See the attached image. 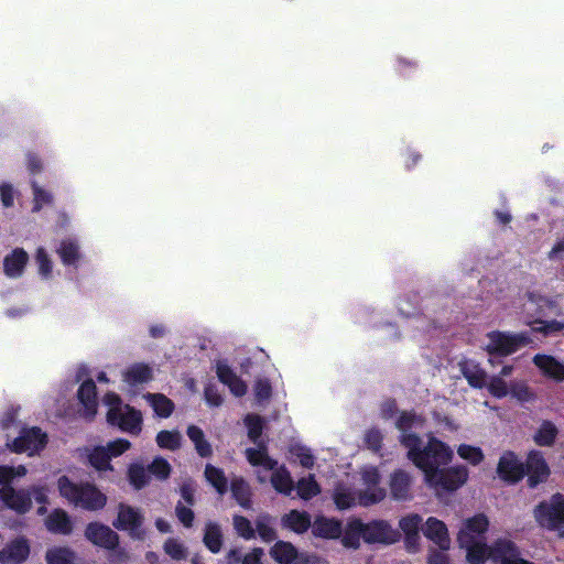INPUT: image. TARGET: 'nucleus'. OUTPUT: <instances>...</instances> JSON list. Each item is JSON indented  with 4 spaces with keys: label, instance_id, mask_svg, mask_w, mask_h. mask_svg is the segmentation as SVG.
<instances>
[{
    "label": "nucleus",
    "instance_id": "f257e3e1",
    "mask_svg": "<svg viewBox=\"0 0 564 564\" xmlns=\"http://www.w3.org/2000/svg\"><path fill=\"white\" fill-rule=\"evenodd\" d=\"M425 419L414 412H401L395 421L400 432V443L408 449V458L423 473L426 485L436 491H455L463 487L469 470L464 465L448 468L454 456L449 445L434 435H429L425 445L413 431L422 430Z\"/></svg>",
    "mask_w": 564,
    "mask_h": 564
},
{
    "label": "nucleus",
    "instance_id": "f03ea898",
    "mask_svg": "<svg viewBox=\"0 0 564 564\" xmlns=\"http://www.w3.org/2000/svg\"><path fill=\"white\" fill-rule=\"evenodd\" d=\"M488 528L489 520L481 513L462 522L457 543L465 551L468 564H485L487 560L501 564H534L523 558L518 546L507 538L498 539L490 545L487 544L484 534Z\"/></svg>",
    "mask_w": 564,
    "mask_h": 564
},
{
    "label": "nucleus",
    "instance_id": "7ed1b4c3",
    "mask_svg": "<svg viewBox=\"0 0 564 564\" xmlns=\"http://www.w3.org/2000/svg\"><path fill=\"white\" fill-rule=\"evenodd\" d=\"M246 458L256 468V476L259 482L264 484L270 479L272 487L284 495L293 491V480L289 470L272 459L264 446L259 448H247Z\"/></svg>",
    "mask_w": 564,
    "mask_h": 564
},
{
    "label": "nucleus",
    "instance_id": "20e7f679",
    "mask_svg": "<svg viewBox=\"0 0 564 564\" xmlns=\"http://www.w3.org/2000/svg\"><path fill=\"white\" fill-rule=\"evenodd\" d=\"M57 490L68 503L87 511H99L107 505L108 498L95 484L75 482L67 476H61Z\"/></svg>",
    "mask_w": 564,
    "mask_h": 564
},
{
    "label": "nucleus",
    "instance_id": "39448f33",
    "mask_svg": "<svg viewBox=\"0 0 564 564\" xmlns=\"http://www.w3.org/2000/svg\"><path fill=\"white\" fill-rule=\"evenodd\" d=\"M104 403L108 408L107 422L119 427L122 432L137 435L141 432L142 414L129 404H124L120 397L109 392L104 398Z\"/></svg>",
    "mask_w": 564,
    "mask_h": 564
},
{
    "label": "nucleus",
    "instance_id": "423d86ee",
    "mask_svg": "<svg viewBox=\"0 0 564 564\" xmlns=\"http://www.w3.org/2000/svg\"><path fill=\"white\" fill-rule=\"evenodd\" d=\"M536 522L544 529L564 538V496L555 494L540 502L533 511Z\"/></svg>",
    "mask_w": 564,
    "mask_h": 564
},
{
    "label": "nucleus",
    "instance_id": "0eeeda50",
    "mask_svg": "<svg viewBox=\"0 0 564 564\" xmlns=\"http://www.w3.org/2000/svg\"><path fill=\"white\" fill-rule=\"evenodd\" d=\"M131 443L123 438H118L108 443L106 446H95L86 448V457L88 463L98 471L112 470L110 459L118 457L128 451Z\"/></svg>",
    "mask_w": 564,
    "mask_h": 564
},
{
    "label": "nucleus",
    "instance_id": "6e6552de",
    "mask_svg": "<svg viewBox=\"0 0 564 564\" xmlns=\"http://www.w3.org/2000/svg\"><path fill=\"white\" fill-rule=\"evenodd\" d=\"M362 489L358 491V503L365 507L381 502L387 491L384 487L380 485L381 475L377 467L365 466L360 470Z\"/></svg>",
    "mask_w": 564,
    "mask_h": 564
},
{
    "label": "nucleus",
    "instance_id": "1a4fd4ad",
    "mask_svg": "<svg viewBox=\"0 0 564 564\" xmlns=\"http://www.w3.org/2000/svg\"><path fill=\"white\" fill-rule=\"evenodd\" d=\"M144 516L140 509L126 503H119L117 518L112 525L120 531H126L132 539L143 540L147 531L143 527Z\"/></svg>",
    "mask_w": 564,
    "mask_h": 564
},
{
    "label": "nucleus",
    "instance_id": "9d476101",
    "mask_svg": "<svg viewBox=\"0 0 564 564\" xmlns=\"http://www.w3.org/2000/svg\"><path fill=\"white\" fill-rule=\"evenodd\" d=\"M47 443V436L39 427L23 429L20 435L7 446L14 453H26L33 456L42 451Z\"/></svg>",
    "mask_w": 564,
    "mask_h": 564
},
{
    "label": "nucleus",
    "instance_id": "9b49d317",
    "mask_svg": "<svg viewBox=\"0 0 564 564\" xmlns=\"http://www.w3.org/2000/svg\"><path fill=\"white\" fill-rule=\"evenodd\" d=\"M401 538L400 531L386 520H372L364 523V541L369 544H393Z\"/></svg>",
    "mask_w": 564,
    "mask_h": 564
},
{
    "label": "nucleus",
    "instance_id": "f8f14e48",
    "mask_svg": "<svg viewBox=\"0 0 564 564\" xmlns=\"http://www.w3.org/2000/svg\"><path fill=\"white\" fill-rule=\"evenodd\" d=\"M488 343L486 349L490 354L510 355L520 347L529 343L528 338L522 334H507L501 332H492L488 334Z\"/></svg>",
    "mask_w": 564,
    "mask_h": 564
},
{
    "label": "nucleus",
    "instance_id": "ddd939ff",
    "mask_svg": "<svg viewBox=\"0 0 564 564\" xmlns=\"http://www.w3.org/2000/svg\"><path fill=\"white\" fill-rule=\"evenodd\" d=\"M524 465V475L528 476V485L531 488L545 482L551 474L550 467L541 452L529 453Z\"/></svg>",
    "mask_w": 564,
    "mask_h": 564
},
{
    "label": "nucleus",
    "instance_id": "4468645a",
    "mask_svg": "<svg viewBox=\"0 0 564 564\" xmlns=\"http://www.w3.org/2000/svg\"><path fill=\"white\" fill-rule=\"evenodd\" d=\"M271 557L279 564H315L316 558L305 553H299L295 546L285 541L276 542L270 549Z\"/></svg>",
    "mask_w": 564,
    "mask_h": 564
},
{
    "label": "nucleus",
    "instance_id": "2eb2a0df",
    "mask_svg": "<svg viewBox=\"0 0 564 564\" xmlns=\"http://www.w3.org/2000/svg\"><path fill=\"white\" fill-rule=\"evenodd\" d=\"M85 538L94 545L106 550H113L119 544V535L110 527L100 522L88 523Z\"/></svg>",
    "mask_w": 564,
    "mask_h": 564
},
{
    "label": "nucleus",
    "instance_id": "dca6fc26",
    "mask_svg": "<svg viewBox=\"0 0 564 564\" xmlns=\"http://www.w3.org/2000/svg\"><path fill=\"white\" fill-rule=\"evenodd\" d=\"M399 528L404 534V544L410 553H415L420 547L419 531L423 529V519L417 513H409L399 520Z\"/></svg>",
    "mask_w": 564,
    "mask_h": 564
},
{
    "label": "nucleus",
    "instance_id": "f3484780",
    "mask_svg": "<svg viewBox=\"0 0 564 564\" xmlns=\"http://www.w3.org/2000/svg\"><path fill=\"white\" fill-rule=\"evenodd\" d=\"M497 474L503 481L514 484L524 476V465L514 453L505 452L499 458Z\"/></svg>",
    "mask_w": 564,
    "mask_h": 564
},
{
    "label": "nucleus",
    "instance_id": "a211bd4d",
    "mask_svg": "<svg viewBox=\"0 0 564 564\" xmlns=\"http://www.w3.org/2000/svg\"><path fill=\"white\" fill-rule=\"evenodd\" d=\"M424 535L435 543L442 551L451 547V538L446 524L434 517L427 518L423 525Z\"/></svg>",
    "mask_w": 564,
    "mask_h": 564
},
{
    "label": "nucleus",
    "instance_id": "6ab92c4d",
    "mask_svg": "<svg viewBox=\"0 0 564 564\" xmlns=\"http://www.w3.org/2000/svg\"><path fill=\"white\" fill-rule=\"evenodd\" d=\"M0 502L19 513L30 510L32 500L28 490H14L10 486L0 489Z\"/></svg>",
    "mask_w": 564,
    "mask_h": 564
},
{
    "label": "nucleus",
    "instance_id": "aec40b11",
    "mask_svg": "<svg viewBox=\"0 0 564 564\" xmlns=\"http://www.w3.org/2000/svg\"><path fill=\"white\" fill-rule=\"evenodd\" d=\"M30 554V545L24 538L15 539L0 551L1 564H20Z\"/></svg>",
    "mask_w": 564,
    "mask_h": 564
},
{
    "label": "nucleus",
    "instance_id": "412c9836",
    "mask_svg": "<svg viewBox=\"0 0 564 564\" xmlns=\"http://www.w3.org/2000/svg\"><path fill=\"white\" fill-rule=\"evenodd\" d=\"M412 486V477L404 470H395L391 474L389 480L390 494L394 500L406 501L410 500Z\"/></svg>",
    "mask_w": 564,
    "mask_h": 564
},
{
    "label": "nucleus",
    "instance_id": "4be33fe9",
    "mask_svg": "<svg viewBox=\"0 0 564 564\" xmlns=\"http://www.w3.org/2000/svg\"><path fill=\"white\" fill-rule=\"evenodd\" d=\"M312 533L322 539H338L343 533V525L334 518L317 517L312 524Z\"/></svg>",
    "mask_w": 564,
    "mask_h": 564
},
{
    "label": "nucleus",
    "instance_id": "5701e85b",
    "mask_svg": "<svg viewBox=\"0 0 564 564\" xmlns=\"http://www.w3.org/2000/svg\"><path fill=\"white\" fill-rule=\"evenodd\" d=\"M78 400L82 403L84 410L83 415L91 419L97 413V392L96 384L93 380H86L82 383L77 392Z\"/></svg>",
    "mask_w": 564,
    "mask_h": 564
},
{
    "label": "nucleus",
    "instance_id": "b1692460",
    "mask_svg": "<svg viewBox=\"0 0 564 564\" xmlns=\"http://www.w3.org/2000/svg\"><path fill=\"white\" fill-rule=\"evenodd\" d=\"M29 261V254L21 248L14 249L3 259V271L9 278L15 279L22 275Z\"/></svg>",
    "mask_w": 564,
    "mask_h": 564
},
{
    "label": "nucleus",
    "instance_id": "393cba45",
    "mask_svg": "<svg viewBox=\"0 0 564 564\" xmlns=\"http://www.w3.org/2000/svg\"><path fill=\"white\" fill-rule=\"evenodd\" d=\"M533 362L544 376L555 381H564V364L554 357L549 355H535Z\"/></svg>",
    "mask_w": 564,
    "mask_h": 564
},
{
    "label": "nucleus",
    "instance_id": "a878e982",
    "mask_svg": "<svg viewBox=\"0 0 564 564\" xmlns=\"http://www.w3.org/2000/svg\"><path fill=\"white\" fill-rule=\"evenodd\" d=\"M45 528L52 533L68 535L73 531V523L65 510L55 509L45 519Z\"/></svg>",
    "mask_w": 564,
    "mask_h": 564
},
{
    "label": "nucleus",
    "instance_id": "bb28decb",
    "mask_svg": "<svg viewBox=\"0 0 564 564\" xmlns=\"http://www.w3.org/2000/svg\"><path fill=\"white\" fill-rule=\"evenodd\" d=\"M152 378V368L142 362L133 364L122 372L123 381L131 387L147 383Z\"/></svg>",
    "mask_w": 564,
    "mask_h": 564
},
{
    "label": "nucleus",
    "instance_id": "cd10ccee",
    "mask_svg": "<svg viewBox=\"0 0 564 564\" xmlns=\"http://www.w3.org/2000/svg\"><path fill=\"white\" fill-rule=\"evenodd\" d=\"M217 376L234 395L242 397L247 392V384L226 364H217Z\"/></svg>",
    "mask_w": 564,
    "mask_h": 564
},
{
    "label": "nucleus",
    "instance_id": "c85d7f7f",
    "mask_svg": "<svg viewBox=\"0 0 564 564\" xmlns=\"http://www.w3.org/2000/svg\"><path fill=\"white\" fill-rule=\"evenodd\" d=\"M341 535V543L345 547L358 549L360 539H364V522L359 519L350 520Z\"/></svg>",
    "mask_w": 564,
    "mask_h": 564
},
{
    "label": "nucleus",
    "instance_id": "c756f323",
    "mask_svg": "<svg viewBox=\"0 0 564 564\" xmlns=\"http://www.w3.org/2000/svg\"><path fill=\"white\" fill-rule=\"evenodd\" d=\"M312 524L310 514L297 510H292L282 518V525L295 533H304Z\"/></svg>",
    "mask_w": 564,
    "mask_h": 564
},
{
    "label": "nucleus",
    "instance_id": "7c9ffc66",
    "mask_svg": "<svg viewBox=\"0 0 564 564\" xmlns=\"http://www.w3.org/2000/svg\"><path fill=\"white\" fill-rule=\"evenodd\" d=\"M56 252L65 265H76L80 260L79 246L73 238L62 240Z\"/></svg>",
    "mask_w": 564,
    "mask_h": 564
},
{
    "label": "nucleus",
    "instance_id": "2f4dec72",
    "mask_svg": "<svg viewBox=\"0 0 564 564\" xmlns=\"http://www.w3.org/2000/svg\"><path fill=\"white\" fill-rule=\"evenodd\" d=\"M76 553L68 546H53L45 553L46 564H74Z\"/></svg>",
    "mask_w": 564,
    "mask_h": 564
},
{
    "label": "nucleus",
    "instance_id": "473e14b6",
    "mask_svg": "<svg viewBox=\"0 0 564 564\" xmlns=\"http://www.w3.org/2000/svg\"><path fill=\"white\" fill-rule=\"evenodd\" d=\"M144 398L156 415L167 417L172 414L174 404L165 395L160 393H148Z\"/></svg>",
    "mask_w": 564,
    "mask_h": 564
},
{
    "label": "nucleus",
    "instance_id": "72a5a7b5",
    "mask_svg": "<svg viewBox=\"0 0 564 564\" xmlns=\"http://www.w3.org/2000/svg\"><path fill=\"white\" fill-rule=\"evenodd\" d=\"M187 436L193 442L196 452L202 457H208L212 455V453H213L212 445L205 438V434L199 427H197L195 425L188 426Z\"/></svg>",
    "mask_w": 564,
    "mask_h": 564
},
{
    "label": "nucleus",
    "instance_id": "f704fd0d",
    "mask_svg": "<svg viewBox=\"0 0 564 564\" xmlns=\"http://www.w3.org/2000/svg\"><path fill=\"white\" fill-rule=\"evenodd\" d=\"M204 544L213 553H218L221 550L223 533L218 524L213 522L206 524Z\"/></svg>",
    "mask_w": 564,
    "mask_h": 564
},
{
    "label": "nucleus",
    "instance_id": "c9c22d12",
    "mask_svg": "<svg viewBox=\"0 0 564 564\" xmlns=\"http://www.w3.org/2000/svg\"><path fill=\"white\" fill-rule=\"evenodd\" d=\"M334 502L340 510L349 509L358 503V494L344 485H338L334 491Z\"/></svg>",
    "mask_w": 564,
    "mask_h": 564
},
{
    "label": "nucleus",
    "instance_id": "e433bc0d",
    "mask_svg": "<svg viewBox=\"0 0 564 564\" xmlns=\"http://www.w3.org/2000/svg\"><path fill=\"white\" fill-rule=\"evenodd\" d=\"M462 372L468 383L475 388H481L485 384V371L474 362H464L462 365Z\"/></svg>",
    "mask_w": 564,
    "mask_h": 564
},
{
    "label": "nucleus",
    "instance_id": "4c0bfd02",
    "mask_svg": "<svg viewBox=\"0 0 564 564\" xmlns=\"http://www.w3.org/2000/svg\"><path fill=\"white\" fill-rule=\"evenodd\" d=\"M457 455L468 464L477 466L485 459L482 449L478 446L469 444H460L457 446Z\"/></svg>",
    "mask_w": 564,
    "mask_h": 564
},
{
    "label": "nucleus",
    "instance_id": "58836bf2",
    "mask_svg": "<svg viewBox=\"0 0 564 564\" xmlns=\"http://www.w3.org/2000/svg\"><path fill=\"white\" fill-rule=\"evenodd\" d=\"M206 480L217 490L218 494L223 495L227 490V478L224 471L213 465H207L205 468Z\"/></svg>",
    "mask_w": 564,
    "mask_h": 564
},
{
    "label": "nucleus",
    "instance_id": "ea45409f",
    "mask_svg": "<svg viewBox=\"0 0 564 564\" xmlns=\"http://www.w3.org/2000/svg\"><path fill=\"white\" fill-rule=\"evenodd\" d=\"M296 491L300 498L308 500L319 494L321 488L313 476L303 477L297 481Z\"/></svg>",
    "mask_w": 564,
    "mask_h": 564
},
{
    "label": "nucleus",
    "instance_id": "a19ab883",
    "mask_svg": "<svg viewBox=\"0 0 564 564\" xmlns=\"http://www.w3.org/2000/svg\"><path fill=\"white\" fill-rule=\"evenodd\" d=\"M231 491L238 503L243 508L250 507V488L249 485L241 478L231 480Z\"/></svg>",
    "mask_w": 564,
    "mask_h": 564
},
{
    "label": "nucleus",
    "instance_id": "79ce46f5",
    "mask_svg": "<svg viewBox=\"0 0 564 564\" xmlns=\"http://www.w3.org/2000/svg\"><path fill=\"white\" fill-rule=\"evenodd\" d=\"M163 550L174 561L185 560L188 555L186 545L175 538L167 539L163 545Z\"/></svg>",
    "mask_w": 564,
    "mask_h": 564
},
{
    "label": "nucleus",
    "instance_id": "37998d69",
    "mask_svg": "<svg viewBox=\"0 0 564 564\" xmlns=\"http://www.w3.org/2000/svg\"><path fill=\"white\" fill-rule=\"evenodd\" d=\"M557 435L555 425L551 422H543L534 435V441L540 446H550Z\"/></svg>",
    "mask_w": 564,
    "mask_h": 564
},
{
    "label": "nucleus",
    "instance_id": "c03bdc74",
    "mask_svg": "<svg viewBox=\"0 0 564 564\" xmlns=\"http://www.w3.org/2000/svg\"><path fill=\"white\" fill-rule=\"evenodd\" d=\"M509 395L520 402H529L534 399V393L531 391L527 382L522 380H513L510 382Z\"/></svg>",
    "mask_w": 564,
    "mask_h": 564
},
{
    "label": "nucleus",
    "instance_id": "a18cd8bd",
    "mask_svg": "<svg viewBox=\"0 0 564 564\" xmlns=\"http://www.w3.org/2000/svg\"><path fill=\"white\" fill-rule=\"evenodd\" d=\"M35 263L39 268V274L43 279H50L53 273V262L46 252V250L42 247L37 248L35 252Z\"/></svg>",
    "mask_w": 564,
    "mask_h": 564
},
{
    "label": "nucleus",
    "instance_id": "49530a36",
    "mask_svg": "<svg viewBox=\"0 0 564 564\" xmlns=\"http://www.w3.org/2000/svg\"><path fill=\"white\" fill-rule=\"evenodd\" d=\"M487 389L491 395L498 399L510 394V383H508L501 376H492L487 383Z\"/></svg>",
    "mask_w": 564,
    "mask_h": 564
},
{
    "label": "nucleus",
    "instance_id": "de8ad7c7",
    "mask_svg": "<svg viewBox=\"0 0 564 564\" xmlns=\"http://www.w3.org/2000/svg\"><path fill=\"white\" fill-rule=\"evenodd\" d=\"M182 436L176 431H161L156 436V443L162 448L176 449L181 446Z\"/></svg>",
    "mask_w": 564,
    "mask_h": 564
},
{
    "label": "nucleus",
    "instance_id": "09e8293b",
    "mask_svg": "<svg viewBox=\"0 0 564 564\" xmlns=\"http://www.w3.org/2000/svg\"><path fill=\"white\" fill-rule=\"evenodd\" d=\"M256 529L264 542H271L276 538L275 530L272 527L271 519L268 516H261L256 520Z\"/></svg>",
    "mask_w": 564,
    "mask_h": 564
},
{
    "label": "nucleus",
    "instance_id": "8fccbe9b",
    "mask_svg": "<svg viewBox=\"0 0 564 564\" xmlns=\"http://www.w3.org/2000/svg\"><path fill=\"white\" fill-rule=\"evenodd\" d=\"M291 458L294 460H297L301 466L305 468H311L314 465V456L311 453V449L302 446V445H294L290 449Z\"/></svg>",
    "mask_w": 564,
    "mask_h": 564
},
{
    "label": "nucleus",
    "instance_id": "3c124183",
    "mask_svg": "<svg viewBox=\"0 0 564 564\" xmlns=\"http://www.w3.org/2000/svg\"><path fill=\"white\" fill-rule=\"evenodd\" d=\"M234 528L237 534L245 540H251L256 536V531L251 524V522L241 516L234 517Z\"/></svg>",
    "mask_w": 564,
    "mask_h": 564
},
{
    "label": "nucleus",
    "instance_id": "603ef678",
    "mask_svg": "<svg viewBox=\"0 0 564 564\" xmlns=\"http://www.w3.org/2000/svg\"><path fill=\"white\" fill-rule=\"evenodd\" d=\"M245 423L250 440L256 443L262 432V419L258 415L249 414L246 416Z\"/></svg>",
    "mask_w": 564,
    "mask_h": 564
},
{
    "label": "nucleus",
    "instance_id": "864d4df0",
    "mask_svg": "<svg viewBox=\"0 0 564 564\" xmlns=\"http://www.w3.org/2000/svg\"><path fill=\"white\" fill-rule=\"evenodd\" d=\"M26 475V468L22 465L17 467L0 466V484H8L14 478H20Z\"/></svg>",
    "mask_w": 564,
    "mask_h": 564
},
{
    "label": "nucleus",
    "instance_id": "5fc2aeb1",
    "mask_svg": "<svg viewBox=\"0 0 564 564\" xmlns=\"http://www.w3.org/2000/svg\"><path fill=\"white\" fill-rule=\"evenodd\" d=\"M129 478H130V482L135 488L139 489V488H142L143 486H145L149 477H148L147 470L142 466L133 465L129 469Z\"/></svg>",
    "mask_w": 564,
    "mask_h": 564
},
{
    "label": "nucleus",
    "instance_id": "6e6d98bb",
    "mask_svg": "<svg viewBox=\"0 0 564 564\" xmlns=\"http://www.w3.org/2000/svg\"><path fill=\"white\" fill-rule=\"evenodd\" d=\"M149 470L160 479H165L171 471L170 464L163 458H155L149 466Z\"/></svg>",
    "mask_w": 564,
    "mask_h": 564
},
{
    "label": "nucleus",
    "instance_id": "4d7b16f0",
    "mask_svg": "<svg viewBox=\"0 0 564 564\" xmlns=\"http://www.w3.org/2000/svg\"><path fill=\"white\" fill-rule=\"evenodd\" d=\"M382 438V433L376 429H371L365 434V442L367 446L372 451H378L380 448Z\"/></svg>",
    "mask_w": 564,
    "mask_h": 564
},
{
    "label": "nucleus",
    "instance_id": "13d9d810",
    "mask_svg": "<svg viewBox=\"0 0 564 564\" xmlns=\"http://www.w3.org/2000/svg\"><path fill=\"white\" fill-rule=\"evenodd\" d=\"M529 325H531L533 330L543 332L545 334L551 333V332H557L563 328V325L558 322L545 323L542 321H534V322H530Z\"/></svg>",
    "mask_w": 564,
    "mask_h": 564
},
{
    "label": "nucleus",
    "instance_id": "bf43d9fd",
    "mask_svg": "<svg viewBox=\"0 0 564 564\" xmlns=\"http://www.w3.org/2000/svg\"><path fill=\"white\" fill-rule=\"evenodd\" d=\"M253 389L259 402L268 400L271 395V387L267 380H258Z\"/></svg>",
    "mask_w": 564,
    "mask_h": 564
},
{
    "label": "nucleus",
    "instance_id": "052dcab7",
    "mask_svg": "<svg viewBox=\"0 0 564 564\" xmlns=\"http://www.w3.org/2000/svg\"><path fill=\"white\" fill-rule=\"evenodd\" d=\"M33 193H34V209H40L45 204H48L51 202V195L46 193L44 189L33 186Z\"/></svg>",
    "mask_w": 564,
    "mask_h": 564
},
{
    "label": "nucleus",
    "instance_id": "680f3d73",
    "mask_svg": "<svg viewBox=\"0 0 564 564\" xmlns=\"http://www.w3.org/2000/svg\"><path fill=\"white\" fill-rule=\"evenodd\" d=\"M0 195L1 200L4 207H10L14 202V191L11 185L2 184L0 185Z\"/></svg>",
    "mask_w": 564,
    "mask_h": 564
},
{
    "label": "nucleus",
    "instance_id": "e2e57ef3",
    "mask_svg": "<svg viewBox=\"0 0 564 564\" xmlns=\"http://www.w3.org/2000/svg\"><path fill=\"white\" fill-rule=\"evenodd\" d=\"M205 400L210 406H219L223 403V398L214 387L205 389Z\"/></svg>",
    "mask_w": 564,
    "mask_h": 564
},
{
    "label": "nucleus",
    "instance_id": "0e129e2a",
    "mask_svg": "<svg viewBox=\"0 0 564 564\" xmlns=\"http://www.w3.org/2000/svg\"><path fill=\"white\" fill-rule=\"evenodd\" d=\"M176 514H177V518L180 519V521L185 527H191L192 525V522H193V519H194V513H193V511L189 508L177 506L176 507Z\"/></svg>",
    "mask_w": 564,
    "mask_h": 564
},
{
    "label": "nucleus",
    "instance_id": "69168bd1",
    "mask_svg": "<svg viewBox=\"0 0 564 564\" xmlns=\"http://www.w3.org/2000/svg\"><path fill=\"white\" fill-rule=\"evenodd\" d=\"M427 564H452L449 556L444 552L432 550L427 557Z\"/></svg>",
    "mask_w": 564,
    "mask_h": 564
},
{
    "label": "nucleus",
    "instance_id": "338daca9",
    "mask_svg": "<svg viewBox=\"0 0 564 564\" xmlns=\"http://www.w3.org/2000/svg\"><path fill=\"white\" fill-rule=\"evenodd\" d=\"M111 551L108 557V564H124L128 561V553L123 549L116 547Z\"/></svg>",
    "mask_w": 564,
    "mask_h": 564
},
{
    "label": "nucleus",
    "instance_id": "774afa93",
    "mask_svg": "<svg viewBox=\"0 0 564 564\" xmlns=\"http://www.w3.org/2000/svg\"><path fill=\"white\" fill-rule=\"evenodd\" d=\"M264 552L260 547H254L243 556L242 564H262L261 558Z\"/></svg>",
    "mask_w": 564,
    "mask_h": 564
}]
</instances>
